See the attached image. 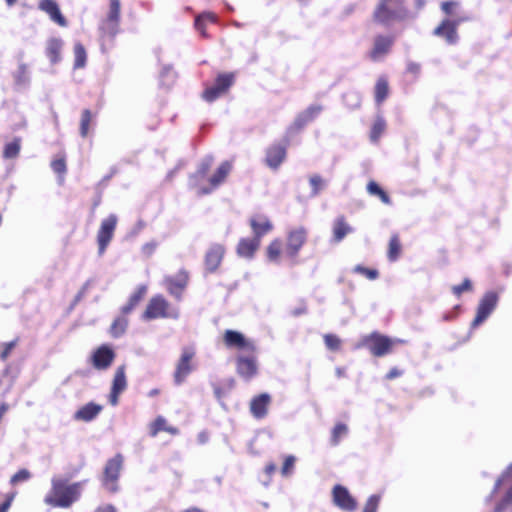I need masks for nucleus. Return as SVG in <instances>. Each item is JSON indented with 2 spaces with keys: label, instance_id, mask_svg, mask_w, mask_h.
I'll list each match as a JSON object with an SVG mask.
<instances>
[{
  "label": "nucleus",
  "instance_id": "nucleus-1",
  "mask_svg": "<svg viewBox=\"0 0 512 512\" xmlns=\"http://www.w3.org/2000/svg\"><path fill=\"white\" fill-rule=\"evenodd\" d=\"M85 483L86 480L69 483L64 477L53 476L51 489L46 494L44 502L52 507L69 508L80 498Z\"/></svg>",
  "mask_w": 512,
  "mask_h": 512
},
{
  "label": "nucleus",
  "instance_id": "nucleus-2",
  "mask_svg": "<svg viewBox=\"0 0 512 512\" xmlns=\"http://www.w3.org/2000/svg\"><path fill=\"white\" fill-rule=\"evenodd\" d=\"M407 17L403 0H381L374 12V18L382 24L401 21Z\"/></svg>",
  "mask_w": 512,
  "mask_h": 512
},
{
  "label": "nucleus",
  "instance_id": "nucleus-3",
  "mask_svg": "<svg viewBox=\"0 0 512 512\" xmlns=\"http://www.w3.org/2000/svg\"><path fill=\"white\" fill-rule=\"evenodd\" d=\"M143 318L146 320L157 318L178 319L179 309L171 306L162 295H157L150 299L146 310L143 313Z\"/></svg>",
  "mask_w": 512,
  "mask_h": 512
},
{
  "label": "nucleus",
  "instance_id": "nucleus-4",
  "mask_svg": "<svg viewBox=\"0 0 512 512\" xmlns=\"http://www.w3.org/2000/svg\"><path fill=\"white\" fill-rule=\"evenodd\" d=\"M122 465L123 457L121 454H117L113 458L109 459L105 465L102 483L111 493H116L119 490L117 481L120 476Z\"/></svg>",
  "mask_w": 512,
  "mask_h": 512
},
{
  "label": "nucleus",
  "instance_id": "nucleus-5",
  "mask_svg": "<svg viewBox=\"0 0 512 512\" xmlns=\"http://www.w3.org/2000/svg\"><path fill=\"white\" fill-rule=\"evenodd\" d=\"M393 343L389 337L373 332L365 336L357 347L366 346L374 356L381 357L390 352Z\"/></svg>",
  "mask_w": 512,
  "mask_h": 512
},
{
  "label": "nucleus",
  "instance_id": "nucleus-6",
  "mask_svg": "<svg viewBox=\"0 0 512 512\" xmlns=\"http://www.w3.org/2000/svg\"><path fill=\"white\" fill-rule=\"evenodd\" d=\"M498 303V295L493 291L485 293L481 298L478 307L476 317L472 322V327L475 328L482 324L494 311Z\"/></svg>",
  "mask_w": 512,
  "mask_h": 512
},
{
  "label": "nucleus",
  "instance_id": "nucleus-7",
  "mask_svg": "<svg viewBox=\"0 0 512 512\" xmlns=\"http://www.w3.org/2000/svg\"><path fill=\"white\" fill-rule=\"evenodd\" d=\"M195 356V351L191 347H184L181 352L180 359L176 365L174 373V382L177 385L182 384L186 377L193 371L194 366L191 361Z\"/></svg>",
  "mask_w": 512,
  "mask_h": 512
},
{
  "label": "nucleus",
  "instance_id": "nucleus-8",
  "mask_svg": "<svg viewBox=\"0 0 512 512\" xmlns=\"http://www.w3.org/2000/svg\"><path fill=\"white\" fill-rule=\"evenodd\" d=\"M117 216L115 214H110L107 218L102 220L100 228L97 233V242L99 247V254L102 255L108 244L110 243L116 225H117Z\"/></svg>",
  "mask_w": 512,
  "mask_h": 512
},
{
  "label": "nucleus",
  "instance_id": "nucleus-9",
  "mask_svg": "<svg viewBox=\"0 0 512 512\" xmlns=\"http://www.w3.org/2000/svg\"><path fill=\"white\" fill-rule=\"evenodd\" d=\"M465 20V18L445 19L435 28L434 35L445 38L448 44H455L458 40L457 27Z\"/></svg>",
  "mask_w": 512,
  "mask_h": 512
},
{
  "label": "nucleus",
  "instance_id": "nucleus-10",
  "mask_svg": "<svg viewBox=\"0 0 512 512\" xmlns=\"http://www.w3.org/2000/svg\"><path fill=\"white\" fill-rule=\"evenodd\" d=\"M307 231L303 227H298L288 233L285 252L287 256L294 258L298 255L300 249L306 242Z\"/></svg>",
  "mask_w": 512,
  "mask_h": 512
},
{
  "label": "nucleus",
  "instance_id": "nucleus-11",
  "mask_svg": "<svg viewBox=\"0 0 512 512\" xmlns=\"http://www.w3.org/2000/svg\"><path fill=\"white\" fill-rule=\"evenodd\" d=\"M224 342L226 346L230 348H237L251 353L255 351L253 341L245 338V336L238 331L226 330L224 334Z\"/></svg>",
  "mask_w": 512,
  "mask_h": 512
},
{
  "label": "nucleus",
  "instance_id": "nucleus-12",
  "mask_svg": "<svg viewBox=\"0 0 512 512\" xmlns=\"http://www.w3.org/2000/svg\"><path fill=\"white\" fill-rule=\"evenodd\" d=\"M334 504L342 510L353 512L357 508L356 500L350 495L348 489L342 485H335L332 491Z\"/></svg>",
  "mask_w": 512,
  "mask_h": 512
},
{
  "label": "nucleus",
  "instance_id": "nucleus-13",
  "mask_svg": "<svg viewBox=\"0 0 512 512\" xmlns=\"http://www.w3.org/2000/svg\"><path fill=\"white\" fill-rule=\"evenodd\" d=\"M394 43V38L391 36L378 35L374 39V44L369 52V58L373 62L382 61L385 56L390 52V49Z\"/></svg>",
  "mask_w": 512,
  "mask_h": 512
},
{
  "label": "nucleus",
  "instance_id": "nucleus-14",
  "mask_svg": "<svg viewBox=\"0 0 512 512\" xmlns=\"http://www.w3.org/2000/svg\"><path fill=\"white\" fill-rule=\"evenodd\" d=\"M115 359V352L107 345L97 348L91 356L92 365L97 370L108 369Z\"/></svg>",
  "mask_w": 512,
  "mask_h": 512
},
{
  "label": "nucleus",
  "instance_id": "nucleus-15",
  "mask_svg": "<svg viewBox=\"0 0 512 512\" xmlns=\"http://www.w3.org/2000/svg\"><path fill=\"white\" fill-rule=\"evenodd\" d=\"M237 373L245 380L252 379L258 371V365L255 356L239 355L236 359Z\"/></svg>",
  "mask_w": 512,
  "mask_h": 512
},
{
  "label": "nucleus",
  "instance_id": "nucleus-16",
  "mask_svg": "<svg viewBox=\"0 0 512 512\" xmlns=\"http://www.w3.org/2000/svg\"><path fill=\"white\" fill-rule=\"evenodd\" d=\"M188 276L186 272L180 271L175 277H166L164 283L168 292L177 300H181L182 293L187 286Z\"/></svg>",
  "mask_w": 512,
  "mask_h": 512
},
{
  "label": "nucleus",
  "instance_id": "nucleus-17",
  "mask_svg": "<svg viewBox=\"0 0 512 512\" xmlns=\"http://www.w3.org/2000/svg\"><path fill=\"white\" fill-rule=\"evenodd\" d=\"M232 169V164L229 161H224L220 164V166L217 168L215 173L209 178V188H201L199 190V194H209L214 189H216L218 186H220L226 179V177L229 175Z\"/></svg>",
  "mask_w": 512,
  "mask_h": 512
},
{
  "label": "nucleus",
  "instance_id": "nucleus-18",
  "mask_svg": "<svg viewBox=\"0 0 512 512\" xmlns=\"http://www.w3.org/2000/svg\"><path fill=\"white\" fill-rule=\"evenodd\" d=\"M225 253V248L221 244H213L210 246L205 255L206 269L214 272L220 265Z\"/></svg>",
  "mask_w": 512,
  "mask_h": 512
},
{
  "label": "nucleus",
  "instance_id": "nucleus-19",
  "mask_svg": "<svg viewBox=\"0 0 512 512\" xmlns=\"http://www.w3.org/2000/svg\"><path fill=\"white\" fill-rule=\"evenodd\" d=\"M286 158V146L281 144H274L267 149L266 164L271 169H278Z\"/></svg>",
  "mask_w": 512,
  "mask_h": 512
},
{
  "label": "nucleus",
  "instance_id": "nucleus-20",
  "mask_svg": "<svg viewBox=\"0 0 512 512\" xmlns=\"http://www.w3.org/2000/svg\"><path fill=\"white\" fill-rule=\"evenodd\" d=\"M250 226L254 234V239H260L273 229L270 220L264 215H257L250 219Z\"/></svg>",
  "mask_w": 512,
  "mask_h": 512
},
{
  "label": "nucleus",
  "instance_id": "nucleus-21",
  "mask_svg": "<svg viewBox=\"0 0 512 512\" xmlns=\"http://www.w3.org/2000/svg\"><path fill=\"white\" fill-rule=\"evenodd\" d=\"M322 111V107L320 105H311L306 110L301 112L295 118L290 129H302L309 122H311L315 117H317Z\"/></svg>",
  "mask_w": 512,
  "mask_h": 512
},
{
  "label": "nucleus",
  "instance_id": "nucleus-22",
  "mask_svg": "<svg viewBox=\"0 0 512 512\" xmlns=\"http://www.w3.org/2000/svg\"><path fill=\"white\" fill-rule=\"evenodd\" d=\"M271 402V397L267 393H262L252 399L250 411L255 418L261 419L267 415V409Z\"/></svg>",
  "mask_w": 512,
  "mask_h": 512
},
{
  "label": "nucleus",
  "instance_id": "nucleus-23",
  "mask_svg": "<svg viewBox=\"0 0 512 512\" xmlns=\"http://www.w3.org/2000/svg\"><path fill=\"white\" fill-rule=\"evenodd\" d=\"M103 407L94 402H89L86 405L79 408L73 418L77 421L90 422L94 420L99 413L102 411Z\"/></svg>",
  "mask_w": 512,
  "mask_h": 512
},
{
  "label": "nucleus",
  "instance_id": "nucleus-24",
  "mask_svg": "<svg viewBox=\"0 0 512 512\" xmlns=\"http://www.w3.org/2000/svg\"><path fill=\"white\" fill-rule=\"evenodd\" d=\"M41 10L49 14L50 18L60 26H66L67 22L61 14L57 3L54 0H42L39 4Z\"/></svg>",
  "mask_w": 512,
  "mask_h": 512
},
{
  "label": "nucleus",
  "instance_id": "nucleus-25",
  "mask_svg": "<svg viewBox=\"0 0 512 512\" xmlns=\"http://www.w3.org/2000/svg\"><path fill=\"white\" fill-rule=\"evenodd\" d=\"M259 245L258 239L242 238L237 245V254L240 257L252 258Z\"/></svg>",
  "mask_w": 512,
  "mask_h": 512
},
{
  "label": "nucleus",
  "instance_id": "nucleus-26",
  "mask_svg": "<svg viewBox=\"0 0 512 512\" xmlns=\"http://www.w3.org/2000/svg\"><path fill=\"white\" fill-rule=\"evenodd\" d=\"M352 231L353 228L345 221L343 216L337 217L333 222V241L341 242Z\"/></svg>",
  "mask_w": 512,
  "mask_h": 512
},
{
  "label": "nucleus",
  "instance_id": "nucleus-27",
  "mask_svg": "<svg viewBox=\"0 0 512 512\" xmlns=\"http://www.w3.org/2000/svg\"><path fill=\"white\" fill-rule=\"evenodd\" d=\"M213 160V157L210 155H207L201 160L196 173L190 176L189 185L191 187L198 186V180L206 176L208 170L212 166Z\"/></svg>",
  "mask_w": 512,
  "mask_h": 512
},
{
  "label": "nucleus",
  "instance_id": "nucleus-28",
  "mask_svg": "<svg viewBox=\"0 0 512 512\" xmlns=\"http://www.w3.org/2000/svg\"><path fill=\"white\" fill-rule=\"evenodd\" d=\"M63 47L62 40L58 38H51L47 41L46 55L52 64H56L61 60V50Z\"/></svg>",
  "mask_w": 512,
  "mask_h": 512
},
{
  "label": "nucleus",
  "instance_id": "nucleus-29",
  "mask_svg": "<svg viewBox=\"0 0 512 512\" xmlns=\"http://www.w3.org/2000/svg\"><path fill=\"white\" fill-rule=\"evenodd\" d=\"M127 388V378H126V367L125 365H121L117 367L114 378L112 381L111 389L115 390V392H124Z\"/></svg>",
  "mask_w": 512,
  "mask_h": 512
},
{
  "label": "nucleus",
  "instance_id": "nucleus-30",
  "mask_svg": "<svg viewBox=\"0 0 512 512\" xmlns=\"http://www.w3.org/2000/svg\"><path fill=\"white\" fill-rule=\"evenodd\" d=\"M217 21V16L211 12H203L199 14L195 18L194 26L197 31L201 33L202 36L206 37L205 25L208 22L215 23Z\"/></svg>",
  "mask_w": 512,
  "mask_h": 512
},
{
  "label": "nucleus",
  "instance_id": "nucleus-31",
  "mask_svg": "<svg viewBox=\"0 0 512 512\" xmlns=\"http://www.w3.org/2000/svg\"><path fill=\"white\" fill-rule=\"evenodd\" d=\"M146 286H140L138 289L130 296L129 301L126 305L121 308L123 314L130 313L134 307L140 302L143 296L146 293Z\"/></svg>",
  "mask_w": 512,
  "mask_h": 512
},
{
  "label": "nucleus",
  "instance_id": "nucleus-32",
  "mask_svg": "<svg viewBox=\"0 0 512 512\" xmlns=\"http://www.w3.org/2000/svg\"><path fill=\"white\" fill-rule=\"evenodd\" d=\"M127 326H128V319L126 317L120 316V317L116 318L110 327L111 336L113 338L121 337L125 333Z\"/></svg>",
  "mask_w": 512,
  "mask_h": 512
},
{
  "label": "nucleus",
  "instance_id": "nucleus-33",
  "mask_svg": "<svg viewBox=\"0 0 512 512\" xmlns=\"http://www.w3.org/2000/svg\"><path fill=\"white\" fill-rule=\"evenodd\" d=\"M389 87L388 82L384 77H380L375 85V101L381 104L388 96Z\"/></svg>",
  "mask_w": 512,
  "mask_h": 512
},
{
  "label": "nucleus",
  "instance_id": "nucleus-34",
  "mask_svg": "<svg viewBox=\"0 0 512 512\" xmlns=\"http://www.w3.org/2000/svg\"><path fill=\"white\" fill-rule=\"evenodd\" d=\"M401 251V244L398 235H393L389 241L387 257L389 261L394 262L398 259Z\"/></svg>",
  "mask_w": 512,
  "mask_h": 512
},
{
  "label": "nucleus",
  "instance_id": "nucleus-35",
  "mask_svg": "<svg viewBox=\"0 0 512 512\" xmlns=\"http://www.w3.org/2000/svg\"><path fill=\"white\" fill-rule=\"evenodd\" d=\"M74 68H83L86 65L87 54L84 46L81 43H76L74 46Z\"/></svg>",
  "mask_w": 512,
  "mask_h": 512
},
{
  "label": "nucleus",
  "instance_id": "nucleus-36",
  "mask_svg": "<svg viewBox=\"0 0 512 512\" xmlns=\"http://www.w3.org/2000/svg\"><path fill=\"white\" fill-rule=\"evenodd\" d=\"M386 128V122L382 116H377L370 132V139L372 142L378 141L381 134Z\"/></svg>",
  "mask_w": 512,
  "mask_h": 512
},
{
  "label": "nucleus",
  "instance_id": "nucleus-37",
  "mask_svg": "<svg viewBox=\"0 0 512 512\" xmlns=\"http://www.w3.org/2000/svg\"><path fill=\"white\" fill-rule=\"evenodd\" d=\"M100 30L103 35L113 38L119 31V21L105 19L100 26Z\"/></svg>",
  "mask_w": 512,
  "mask_h": 512
},
{
  "label": "nucleus",
  "instance_id": "nucleus-38",
  "mask_svg": "<svg viewBox=\"0 0 512 512\" xmlns=\"http://www.w3.org/2000/svg\"><path fill=\"white\" fill-rule=\"evenodd\" d=\"M14 78H15V83L17 86L25 87L28 85L30 78H29L28 68L25 64L19 65V67L14 75Z\"/></svg>",
  "mask_w": 512,
  "mask_h": 512
},
{
  "label": "nucleus",
  "instance_id": "nucleus-39",
  "mask_svg": "<svg viewBox=\"0 0 512 512\" xmlns=\"http://www.w3.org/2000/svg\"><path fill=\"white\" fill-rule=\"evenodd\" d=\"M233 81H234V75L232 73L220 74L216 78L214 85L218 88V90H220V91H222V93H224L233 84Z\"/></svg>",
  "mask_w": 512,
  "mask_h": 512
},
{
  "label": "nucleus",
  "instance_id": "nucleus-40",
  "mask_svg": "<svg viewBox=\"0 0 512 512\" xmlns=\"http://www.w3.org/2000/svg\"><path fill=\"white\" fill-rule=\"evenodd\" d=\"M282 243L279 239L273 240L267 248V257L271 262H278Z\"/></svg>",
  "mask_w": 512,
  "mask_h": 512
},
{
  "label": "nucleus",
  "instance_id": "nucleus-41",
  "mask_svg": "<svg viewBox=\"0 0 512 512\" xmlns=\"http://www.w3.org/2000/svg\"><path fill=\"white\" fill-rule=\"evenodd\" d=\"M20 152V139L17 138L14 141L8 143L4 147L3 156L7 159H12L18 156Z\"/></svg>",
  "mask_w": 512,
  "mask_h": 512
},
{
  "label": "nucleus",
  "instance_id": "nucleus-42",
  "mask_svg": "<svg viewBox=\"0 0 512 512\" xmlns=\"http://www.w3.org/2000/svg\"><path fill=\"white\" fill-rule=\"evenodd\" d=\"M348 434V427L343 423H338L332 430L331 442L337 445L340 440Z\"/></svg>",
  "mask_w": 512,
  "mask_h": 512
},
{
  "label": "nucleus",
  "instance_id": "nucleus-43",
  "mask_svg": "<svg viewBox=\"0 0 512 512\" xmlns=\"http://www.w3.org/2000/svg\"><path fill=\"white\" fill-rule=\"evenodd\" d=\"M91 120H92L91 111L88 110V109H85L82 112L81 121H80V135L82 137H86L87 136Z\"/></svg>",
  "mask_w": 512,
  "mask_h": 512
},
{
  "label": "nucleus",
  "instance_id": "nucleus-44",
  "mask_svg": "<svg viewBox=\"0 0 512 512\" xmlns=\"http://www.w3.org/2000/svg\"><path fill=\"white\" fill-rule=\"evenodd\" d=\"M310 185L312 187V195L316 196L319 192L325 188L326 181L320 175H312L309 179Z\"/></svg>",
  "mask_w": 512,
  "mask_h": 512
},
{
  "label": "nucleus",
  "instance_id": "nucleus-45",
  "mask_svg": "<svg viewBox=\"0 0 512 512\" xmlns=\"http://www.w3.org/2000/svg\"><path fill=\"white\" fill-rule=\"evenodd\" d=\"M175 80V73L172 71L171 67L165 66L160 72V81L162 85L170 86L173 84Z\"/></svg>",
  "mask_w": 512,
  "mask_h": 512
},
{
  "label": "nucleus",
  "instance_id": "nucleus-46",
  "mask_svg": "<svg viewBox=\"0 0 512 512\" xmlns=\"http://www.w3.org/2000/svg\"><path fill=\"white\" fill-rule=\"evenodd\" d=\"M120 0H110L109 12L107 18L109 20L119 21L120 19Z\"/></svg>",
  "mask_w": 512,
  "mask_h": 512
},
{
  "label": "nucleus",
  "instance_id": "nucleus-47",
  "mask_svg": "<svg viewBox=\"0 0 512 512\" xmlns=\"http://www.w3.org/2000/svg\"><path fill=\"white\" fill-rule=\"evenodd\" d=\"M166 420L162 416H158L155 421L151 424L150 434L152 437H155L160 431H165L166 428Z\"/></svg>",
  "mask_w": 512,
  "mask_h": 512
},
{
  "label": "nucleus",
  "instance_id": "nucleus-48",
  "mask_svg": "<svg viewBox=\"0 0 512 512\" xmlns=\"http://www.w3.org/2000/svg\"><path fill=\"white\" fill-rule=\"evenodd\" d=\"M30 478L31 473L27 469H21L11 477L10 483L16 485L20 482L28 481Z\"/></svg>",
  "mask_w": 512,
  "mask_h": 512
},
{
  "label": "nucleus",
  "instance_id": "nucleus-49",
  "mask_svg": "<svg viewBox=\"0 0 512 512\" xmlns=\"http://www.w3.org/2000/svg\"><path fill=\"white\" fill-rule=\"evenodd\" d=\"M353 271L355 273H359V274H362V275L366 276L370 280H375L378 277V275H379L377 270L369 269V268H366V267H364L362 265H356L354 267Z\"/></svg>",
  "mask_w": 512,
  "mask_h": 512
},
{
  "label": "nucleus",
  "instance_id": "nucleus-50",
  "mask_svg": "<svg viewBox=\"0 0 512 512\" xmlns=\"http://www.w3.org/2000/svg\"><path fill=\"white\" fill-rule=\"evenodd\" d=\"M379 502H380V495H376V494L371 495L365 504L363 512H377Z\"/></svg>",
  "mask_w": 512,
  "mask_h": 512
},
{
  "label": "nucleus",
  "instance_id": "nucleus-51",
  "mask_svg": "<svg viewBox=\"0 0 512 512\" xmlns=\"http://www.w3.org/2000/svg\"><path fill=\"white\" fill-rule=\"evenodd\" d=\"M324 342L328 349L338 350L341 344V340L334 334L324 335Z\"/></svg>",
  "mask_w": 512,
  "mask_h": 512
},
{
  "label": "nucleus",
  "instance_id": "nucleus-52",
  "mask_svg": "<svg viewBox=\"0 0 512 512\" xmlns=\"http://www.w3.org/2000/svg\"><path fill=\"white\" fill-rule=\"evenodd\" d=\"M472 290V282L470 279L466 278L460 285H455L452 287V292L455 296L460 297L463 292Z\"/></svg>",
  "mask_w": 512,
  "mask_h": 512
},
{
  "label": "nucleus",
  "instance_id": "nucleus-53",
  "mask_svg": "<svg viewBox=\"0 0 512 512\" xmlns=\"http://www.w3.org/2000/svg\"><path fill=\"white\" fill-rule=\"evenodd\" d=\"M223 94L222 91L218 90V88L213 85L211 87H208L204 92H203V98L207 101V102H213L214 100H216L217 98L220 97V95Z\"/></svg>",
  "mask_w": 512,
  "mask_h": 512
},
{
  "label": "nucleus",
  "instance_id": "nucleus-54",
  "mask_svg": "<svg viewBox=\"0 0 512 512\" xmlns=\"http://www.w3.org/2000/svg\"><path fill=\"white\" fill-rule=\"evenodd\" d=\"M512 473V463L509 465L507 470L502 474L500 478L497 479L494 489L492 491V494L487 497L486 501H490L492 498V495L498 490V488L510 477Z\"/></svg>",
  "mask_w": 512,
  "mask_h": 512
},
{
  "label": "nucleus",
  "instance_id": "nucleus-55",
  "mask_svg": "<svg viewBox=\"0 0 512 512\" xmlns=\"http://www.w3.org/2000/svg\"><path fill=\"white\" fill-rule=\"evenodd\" d=\"M296 458L293 455H289L285 458V461L283 463L281 473L283 476H288L292 469L294 468Z\"/></svg>",
  "mask_w": 512,
  "mask_h": 512
},
{
  "label": "nucleus",
  "instance_id": "nucleus-56",
  "mask_svg": "<svg viewBox=\"0 0 512 512\" xmlns=\"http://www.w3.org/2000/svg\"><path fill=\"white\" fill-rule=\"evenodd\" d=\"M53 171L57 174H64L66 172V163L64 158L55 159L51 163Z\"/></svg>",
  "mask_w": 512,
  "mask_h": 512
},
{
  "label": "nucleus",
  "instance_id": "nucleus-57",
  "mask_svg": "<svg viewBox=\"0 0 512 512\" xmlns=\"http://www.w3.org/2000/svg\"><path fill=\"white\" fill-rule=\"evenodd\" d=\"M157 246L158 243L154 240L145 243L141 248L142 254L146 257H150L155 252Z\"/></svg>",
  "mask_w": 512,
  "mask_h": 512
},
{
  "label": "nucleus",
  "instance_id": "nucleus-58",
  "mask_svg": "<svg viewBox=\"0 0 512 512\" xmlns=\"http://www.w3.org/2000/svg\"><path fill=\"white\" fill-rule=\"evenodd\" d=\"M15 345H16V341L15 340L10 341V342L4 344V349H3V351L1 352V355H0L2 360H6L7 359V357L9 356L10 352L15 347Z\"/></svg>",
  "mask_w": 512,
  "mask_h": 512
},
{
  "label": "nucleus",
  "instance_id": "nucleus-59",
  "mask_svg": "<svg viewBox=\"0 0 512 512\" xmlns=\"http://www.w3.org/2000/svg\"><path fill=\"white\" fill-rule=\"evenodd\" d=\"M383 189L374 181H370L367 185V191L371 195L378 196Z\"/></svg>",
  "mask_w": 512,
  "mask_h": 512
},
{
  "label": "nucleus",
  "instance_id": "nucleus-60",
  "mask_svg": "<svg viewBox=\"0 0 512 512\" xmlns=\"http://www.w3.org/2000/svg\"><path fill=\"white\" fill-rule=\"evenodd\" d=\"M455 6H457L456 2H454V1H446V2L442 3L441 8H442L444 13L451 14L452 8L455 7Z\"/></svg>",
  "mask_w": 512,
  "mask_h": 512
},
{
  "label": "nucleus",
  "instance_id": "nucleus-61",
  "mask_svg": "<svg viewBox=\"0 0 512 512\" xmlns=\"http://www.w3.org/2000/svg\"><path fill=\"white\" fill-rule=\"evenodd\" d=\"M120 394L121 392H115V390L111 389L109 395V402L112 406H116L118 404Z\"/></svg>",
  "mask_w": 512,
  "mask_h": 512
},
{
  "label": "nucleus",
  "instance_id": "nucleus-62",
  "mask_svg": "<svg viewBox=\"0 0 512 512\" xmlns=\"http://www.w3.org/2000/svg\"><path fill=\"white\" fill-rule=\"evenodd\" d=\"M407 71L412 74H418L420 71V65L415 62H408Z\"/></svg>",
  "mask_w": 512,
  "mask_h": 512
},
{
  "label": "nucleus",
  "instance_id": "nucleus-63",
  "mask_svg": "<svg viewBox=\"0 0 512 512\" xmlns=\"http://www.w3.org/2000/svg\"><path fill=\"white\" fill-rule=\"evenodd\" d=\"M94 512H117V509L115 506L107 504L105 506H99Z\"/></svg>",
  "mask_w": 512,
  "mask_h": 512
},
{
  "label": "nucleus",
  "instance_id": "nucleus-64",
  "mask_svg": "<svg viewBox=\"0 0 512 512\" xmlns=\"http://www.w3.org/2000/svg\"><path fill=\"white\" fill-rule=\"evenodd\" d=\"M401 371H399L397 368H392L386 375V378L391 380L396 377H399L401 375Z\"/></svg>",
  "mask_w": 512,
  "mask_h": 512
}]
</instances>
